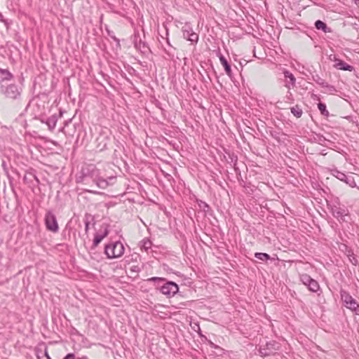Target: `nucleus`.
<instances>
[{
  "label": "nucleus",
  "instance_id": "nucleus-19",
  "mask_svg": "<svg viewBox=\"0 0 359 359\" xmlns=\"http://www.w3.org/2000/svg\"><path fill=\"white\" fill-rule=\"evenodd\" d=\"M283 74L285 79H290L289 83L292 86V87H294L295 86L296 81V79L294 75L288 70H285Z\"/></svg>",
  "mask_w": 359,
  "mask_h": 359
},
{
  "label": "nucleus",
  "instance_id": "nucleus-40",
  "mask_svg": "<svg viewBox=\"0 0 359 359\" xmlns=\"http://www.w3.org/2000/svg\"><path fill=\"white\" fill-rule=\"evenodd\" d=\"M46 355L48 359H50V357L47 355V353H46Z\"/></svg>",
  "mask_w": 359,
  "mask_h": 359
},
{
  "label": "nucleus",
  "instance_id": "nucleus-39",
  "mask_svg": "<svg viewBox=\"0 0 359 359\" xmlns=\"http://www.w3.org/2000/svg\"><path fill=\"white\" fill-rule=\"evenodd\" d=\"M23 180H24L25 181V180H27V177H26V176H25V177H24Z\"/></svg>",
  "mask_w": 359,
  "mask_h": 359
},
{
  "label": "nucleus",
  "instance_id": "nucleus-3",
  "mask_svg": "<svg viewBox=\"0 0 359 359\" xmlns=\"http://www.w3.org/2000/svg\"><path fill=\"white\" fill-rule=\"evenodd\" d=\"M340 294L344 306L347 309L354 311L356 315H359V304L355 299H353L348 292L343 290L340 291Z\"/></svg>",
  "mask_w": 359,
  "mask_h": 359
},
{
  "label": "nucleus",
  "instance_id": "nucleus-24",
  "mask_svg": "<svg viewBox=\"0 0 359 359\" xmlns=\"http://www.w3.org/2000/svg\"><path fill=\"white\" fill-rule=\"evenodd\" d=\"M182 33H183V37L186 39L187 40L189 39L191 33L193 32L192 29L190 28V27L187 25L184 26L182 27Z\"/></svg>",
  "mask_w": 359,
  "mask_h": 359
},
{
  "label": "nucleus",
  "instance_id": "nucleus-20",
  "mask_svg": "<svg viewBox=\"0 0 359 359\" xmlns=\"http://www.w3.org/2000/svg\"><path fill=\"white\" fill-rule=\"evenodd\" d=\"M90 219L93 221L94 217L89 213H86L85 215V219H84L86 233H88V232Z\"/></svg>",
  "mask_w": 359,
  "mask_h": 359
},
{
  "label": "nucleus",
  "instance_id": "nucleus-37",
  "mask_svg": "<svg viewBox=\"0 0 359 359\" xmlns=\"http://www.w3.org/2000/svg\"><path fill=\"white\" fill-rule=\"evenodd\" d=\"M285 86H286L287 88H289V89L290 88V86L289 84H287V83L285 85Z\"/></svg>",
  "mask_w": 359,
  "mask_h": 359
},
{
  "label": "nucleus",
  "instance_id": "nucleus-34",
  "mask_svg": "<svg viewBox=\"0 0 359 359\" xmlns=\"http://www.w3.org/2000/svg\"><path fill=\"white\" fill-rule=\"evenodd\" d=\"M71 122H72V119H69V121H65V126L62 128L61 131L63 133H65V127L69 125V123H70Z\"/></svg>",
  "mask_w": 359,
  "mask_h": 359
},
{
  "label": "nucleus",
  "instance_id": "nucleus-36",
  "mask_svg": "<svg viewBox=\"0 0 359 359\" xmlns=\"http://www.w3.org/2000/svg\"><path fill=\"white\" fill-rule=\"evenodd\" d=\"M314 100H320L319 97L317 95H313L312 96Z\"/></svg>",
  "mask_w": 359,
  "mask_h": 359
},
{
  "label": "nucleus",
  "instance_id": "nucleus-22",
  "mask_svg": "<svg viewBox=\"0 0 359 359\" xmlns=\"http://www.w3.org/2000/svg\"><path fill=\"white\" fill-rule=\"evenodd\" d=\"M300 280L302 281V283L306 285V287H308L309 283L311 281V280L313 279L310 276H309L308 274L306 273H303V274H301L300 276Z\"/></svg>",
  "mask_w": 359,
  "mask_h": 359
},
{
  "label": "nucleus",
  "instance_id": "nucleus-12",
  "mask_svg": "<svg viewBox=\"0 0 359 359\" xmlns=\"http://www.w3.org/2000/svg\"><path fill=\"white\" fill-rule=\"evenodd\" d=\"M13 75L6 69H0V83L13 79Z\"/></svg>",
  "mask_w": 359,
  "mask_h": 359
},
{
  "label": "nucleus",
  "instance_id": "nucleus-4",
  "mask_svg": "<svg viewBox=\"0 0 359 359\" xmlns=\"http://www.w3.org/2000/svg\"><path fill=\"white\" fill-rule=\"evenodd\" d=\"M0 92L7 98L17 100L20 97L21 89L15 84H10L6 87L0 86Z\"/></svg>",
  "mask_w": 359,
  "mask_h": 359
},
{
  "label": "nucleus",
  "instance_id": "nucleus-6",
  "mask_svg": "<svg viewBox=\"0 0 359 359\" xmlns=\"http://www.w3.org/2000/svg\"><path fill=\"white\" fill-rule=\"evenodd\" d=\"M161 292L168 297L175 295L179 290L177 284L172 281H168L160 287Z\"/></svg>",
  "mask_w": 359,
  "mask_h": 359
},
{
  "label": "nucleus",
  "instance_id": "nucleus-30",
  "mask_svg": "<svg viewBox=\"0 0 359 359\" xmlns=\"http://www.w3.org/2000/svg\"><path fill=\"white\" fill-rule=\"evenodd\" d=\"M187 40L191 42H197L198 40V35L196 33L192 32Z\"/></svg>",
  "mask_w": 359,
  "mask_h": 359
},
{
  "label": "nucleus",
  "instance_id": "nucleus-14",
  "mask_svg": "<svg viewBox=\"0 0 359 359\" xmlns=\"http://www.w3.org/2000/svg\"><path fill=\"white\" fill-rule=\"evenodd\" d=\"M264 346L269 352H271V355L280 348L279 344L275 341L267 342Z\"/></svg>",
  "mask_w": 359,
  "mask_h": 359
},
{
  "label": "nucleus",
  "instance_id": "nucleus-41",
  "mask_svg": "<svg viewBox=\"0 0 359 359\" xmlns=\"http://www.w3.org/2000/svg\"><path fill=\"white\" fill-rule=\"evenodd\" d=\"M77 359H83V358H78Z\"/></svg>",
  "mask_w": 359,
  "mask_h": 359
},
{
  "label": "nucleus",
  "instance_id": "nucleus-35",
  "mask_svg": "<svg viewBox=\"0 0 359 359\" xmlns=\"http://www.w3.org/2000/svg\"><path fill=\"white\" fill-rule=\"evenodd\" d=\"M131 271H135V272H139L140 268L137 266H134L131 268Z\"/></svg>",
  "mask_w": 359,
  "mask_h": 359
},
{
  "label": "nucleus",
  "instance_id": "nucleus-1",
  "mask_svg": "<svg viewBox=\"0 0 359 359\" xmlns=\"http://www.w3.org/2000/svg\"><path fill=\"white\" fill-rule=\"evenodd\" d=\"M111 131L107 128H101L95 141V147L99 151H103L108 149V146L111 144Z\"/></svg>",
  "mask_w": 359,
  "mask_h": 359
},
{
  "label": "nucleus",
  "instance_id": "nucleus-2",
  "mask_svg": "<svg viewBox=\"0 0 359 359\" xmlns=\"http://www.w3.org/2000/svg\"><path fill=\"white\" fill-rule=\"evenodd\" d=\"M124 246L120 241L111 243L105 245L104 253L109 259L121 257L124 253Z\"/></svg>",
  "mask_w": 359,
  "mask_h": 359
},
{
  "label": "nucleus",
  "instance_id": "nucleus-13",
  "mask_svg": "<svg viewBox=\"0 0 359 359\" xmlns=\"http://www.w3.org/2000/svg\"><path fill=\"white\" fill-rule=\"evenodd\" d=\"M334 67L340 70L350 71L352 72L354 69V67L343 60H338L335 64Z\"/></svg>",
  "mask_w": 359,
  "mask_h": 359
},
{
  "label": "nucleus",
  "instance_id": "nucleus-23",
  "mask_svg": "<svg viewBox=\"0 0 359 359\" xmlns=\"http://www.w3.org/2000/svg\"><path fill=\"white\" fill-rule=\"evenodd\" d=\"M255 257L261 261H266L271 259V257L269 254L264 252H256L255 254Z\"/></svg>",
  "mask_w": 359,
  "mask_h": 359
},
{
  "label": "nucleus",
  "instance_id": "nucleus-5",
  "mask_svg": "<svg viewBox=\"0 0 359 359\" xmlns=\"http://www.w3.org/2000/svg\"><path fill=\"white\" fill-rule=\"evenodd\" d=\"M45 224L48 230L52 232L58 231V224L55 215L52 210H48L45 216Z\"/></svg>",
  "mask_w": 359,
  "mask_h": 359
},
{
  "label": "nucleus",
  "instance_id": "nucleus-33",
  "mask_svg": "<svg viewBox=\"0 0 359 359\" xmlns=\"http://www.w3.org/2000/svg\"><path fill=\"white\" fill-rule=\"evenodd\" d=\"M63 359H77L74 353H68Z\"/></svg>",
  "mask_w": 359,
  "mask_h": 359
},
{
  "label": "nucleus",
  "instance_id": "nucleus-38",
  "mask_svg": "<svg viewBox=\"0 0 359 359\" xmlns=\"http://www.w3.org/2000/svg\"><path fill=\"white\" fill-rule=\"evenodd\" d=\"M34 178H35V180H36L37 182H39V180H38V178H37V177H36V176H34Z\"/></svg>",
  "mask_w": 359,
  "mask_h": 359
},
{
  "label": "nucleus",
  "instance_id": "nucleus-27",
  "mask_svg": "<svg viewBox=\"0 0 359 359\" xmlns=\"http://www.w3.org/2000/svg\"><path fill=\"white\" fill-rule=\"evenodd\" d=\"M165 280L163 278H159V277H152L150 278H148L147 281L148 282H154L158 285H159L161 283H163Z\"/></svg>",
  "mask_w": 359,
  "mask_h": 359
},
{
  "label": "nucleus",
  "instance_id": "nucleus-10",
  "mask_svg": "<svg viewBox=\"0 0 359 359\" xmlns=\"http://www.w3.org/2000/svg\"><path fill=\"white\" fill-rule=\"evenodd\" d=\"M108 226H109V225H107V224L105 225L104 231L102 235H99V234L95 235V238L93 239V243L91 249H95L100 244V243L102 241V239L104 238H105L106 236H107V235L109 233Z\"/></svg>",
  "mask_w": 359,
  "mask_h": 359
},
{
  "label": "nucleus",
  "instance_id": "nucleus-18",
  "mask_svg": "<svg viewBox=\"0 0 359 359\" xmlns=\"http://www.w3.org/2000/svg\"><path fill=\"white\" fill-rule=\"evenodd\" d=\"M307 287L313 292H317L320 290V285L318 281L314 279L311 280Z\"/></svg>",
  "mask_w": 359,
  "mask_h": 359
},
{
  "label": "nucleus",
  "instance_id": "nucleus-17",
  "mask_svg": "<svg viewBox=\"0 0 359 359\" xmlns=\"http://www.w3.org/2000/svg\"><path fill=\"white\" fill-rule=\"evenodd\" d=\"M46 123L48 126L49 130H53L57 123V117L55 116H51L47 118Z\"/></svg>",
  "mask_w": 359,
  "mask_h": 359
},
{
  "label": "nucleus",
  "instance_id": "nucleus-25",
  "mask_svg": "<svg viewBox=\"0 0 359 359\" xmlns=\"http://www.w3.org/2000/svg\"><path fill=\"white\" fill-rule=\"evenodd\" d=\"M318 108L320 110L321 114H323L325 116H329V111L326 109V105L324 103L319 102L318 104Z\"/></svg>",
  "mask_w": 359,
  "mask_h": 359
},
{
  "label": "nucleus",
  "instance_id": "nucleus-21",
  "mask_svg": "<svg viewBox=\"0 0 359 359\" xmlns=\"http://www.w3.org/2000/svg\"><path fill=\"white\" fill-rule=\"evenodd\" d=\"M291 113L297 118H300L303 114L302 108L299 105H295L290 109Z\"/></svg>",
  "mask_w": 359,
  "mask_h": 359
},
{
  "label": "nucleus",
  "instance_id": "nucleus-31",
  "mask_svg": "<svg viewBox=\"0 0 359 359\" xmlns=\"http://www.w3.org/2000/svg\"><path fill=\"white\" fill-rule=\"evenodd\" d=\"M198 205L204 212H207L210 208L209 205L202 201L198 203Z\"/></svg>",
  "mask_w": 359,
  "mask_h": 359
},
{
  "label": "nucleus",
  "instance_id": "nucleus-11",
  "mask_svg": "<svg viewBox=\"0 0 359 359\" xmlns=\"http://www.w3.org/2000/svg\"><path fill=\"white\" fill-rule=\"evenodd\" d=\"M217 56L219 57L221 64L222 65V66L224 68L226 74L229 76L231 77L232 76V72H231V66H230L229 63L228 62L227 60L225 58V57L221 53H219L217 54Z\"/></svg>",
  "mask_w": 359,
  "mask_h": 359
},
{
  "label": "nucleus",
  "instance_id": "nucleus-28",
  "mask_svg": "<svg viewBox=\"0 0 359 359\" xmlns=\"http://www.w3.org/2000/svg\"><path fill=\"white\" fill-rule=\"evenodd\" d=\"M141 243H142L141 247L145 250H148L151 248V242L149 240H143Z\"/></svg>",
  "mask_w": 359,
  "mask_h": 359
},
{
  "label": "nucleus",
  "instance_id": "nucleus-26",
  "mask_svg": "<svg viewBox=\"0 0 359 359\" xmlns=\"http://www.w3.org/2000/svg\"><path fill=\"white\" fill-rule=\"evenodd\" d=\"M109 183L106 180L100 179L97 182V186L101 189H105L108 187Z\"/></svg>",
  "mask_w": 359,
  "mask_h": 359
},
{
  "label": "nucleus",
  "instance_id": "nucleus-7",
  "mask_svg": "<svg viewBox=\"0 0 359 359\" xmlns=\"http://www.w3.org/2000/svg\"><path fill=\"white\" fill-rule=\"evenodd\" d=\"M332 175L334 176L338 180L344 182L347 184H348L351 187H356V183L354 180L353 177L347 176L345 173L334 169L332 170Z\"/></svg>",
  "mask_w": 359,
  "mask_h": 359
},
{
  "label": "nucleus",
  "instance_id": "nucleus-9",
  "mask_svg": "<svg viewBox=\"0 0 359 359\" xmlns=\"http://www.w3.org/2000/svg\"><path fill=\"white\" fill-rule=\"evenodd\" d=\"M312 79L320 86L322 88H327L330 92L335 91V88L327 83L323 79H322L318 74H312Z\"/></svg>",
  "mask_w": 359,
  "mask_h": 359
},
{
  "label": "nucleus",
  "instance_id": "nucleus-32",
  "mask_svg": "<svg viewBox=\"0 0 359 359\" xmlns=\"http://www.w3.org/2000/svg\"><path fill=\"white\" fill-rule=\"evenodd\" d=\"M349 260H350V262H351L353 265H356V264H358V259H357V258L355 257V255H353V253H352V255H349Z\"/></svg>",
  "mask_w": 359,
  "mask_h": 359
},
{
  "label": "nucleus",
  "instance_id": "nucleus-15",
  "mask_svg": "<svg viewBox=\"0 0 359 359\" xmlns=\"http://www.w3.org/2000/svg\"><path fill=\"white\" fill-rule=\"evenodd\" d=\"M315 27L318 30H322L325 33L331 32L330 28H329L324 22L320 20L316 21Z\"/></svg>",
  "mask_w": 359,
  "mask_h": 359
},
{
  "label": "nucleus",
  "instance_id": "nucleus-29",
  "mask_svg": "<svg viewBox=\"0 0 359 359\" xmlns=\"http://www.w3.org/2000/svg\"><path fill=\"white\" fill-rule=\"evenodd\" d=\"M259 353L261 354V355L262 356H266V355H271V352H269L267 351V349L265 348V346H261L259 349Z\"/></svg>",
  "mask_w": 359,
  "mask_h": 359
},
{
  "label": "nucleus",
  "instance_id": "nucleus-16",
  "mask_svg": "<svg viewBox=\"0 0 359 359\" xmlns=\"http://www.w3.org/2000/svg\"><path fill=\"white\" fill-rule=\"evenodd\" d=\"M135 47L136 49L141 51L142 53H146L147 50L149 49L145 42H142L140 40L139 42L137 41H135Z\"/></svg>",
  "mask_w": 359,
  "mask_h": 359
},
{
  "label": "nucleus",
  "instance_id": "nucleus-8",
  "mask_svg": "<svg viewBox=\"0 0 359 359\" xmlns=\"http://www.w3.org/2000/svg\"><path fill=\"white\" fill-rule=\"evenodd\" d=\"M331 212L332 215L337 218L344 221V217L348 215V211L346 208L340 207L339 205H334L331 208Z\"/></svg>",
  "mask_w": 359,
  "mask_h": 359
}]
</instances>
